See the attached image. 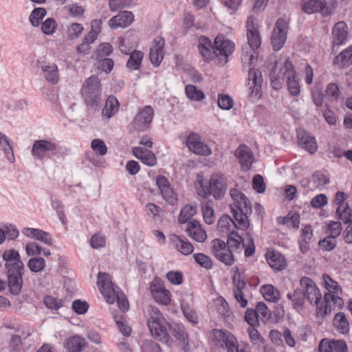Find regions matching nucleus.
Masks as SVG:
<instances>
[{
	"instance_id": "f257e3e1",
	"label": "nucleus",
	"mask_w": 352,
	"mask_h": 352,
	"mask_svg": "<svg viewBox=\"0 0 352 352\" xmlns=\"http://www.w3.org/2000/svg\"><path fill=\"white\" fill-rule=\"evenodd\" d=\"M230 207L234 219L228 214H224L220 217L217 223V230L222 236L235 232V229L246 230L250 226L248 215L252 212L250 199H235Z\"/></svg>"
},
{
	"instance_id": "f03ea898",
	"label": "nucleus",
	"mask_w": 352,
	"mask_h": 352,
	"mask_svg": "<svg viewBox=\"0 0 352 352\" xmlns=\"http://www.w3.org/2000/svg\"><path fill=\"white\" fill-rule=\"evenodd\" d=\"M97 285L106 301L113 304L116 300L122 312L129 309V302L124 294L112 282L111 276L104 272H99L97 276Z\"/></svg>"
},
{
	"instance_id": "7ed1b4c3",
	"label": "nucleus",
	"mask_w": 352,
	"mask_h": 352,
	"mask_svg": "<svg viewBox=\"0 0 352 352\" xmlns=\"http://www.w3.org/2000/svg\"><path fill=\"white\" fill-rule=\"evenodd\" d=\"M276 63L272 69L270 74L271 83L274 89H279L286 78L287 88L290 94L293 96H297L300 93V85L298 81L296 79V72L292 63L289 60L285 61L284 67L281 71L276 74Z\"/></svg>"
},
{
	"instance_id": "20e7f679",
	"label": "nucleus",
	"mask_w": 352,
	"mask_h": 352,
	"mask_svg": "<svg viewBox=\"0 0 352 352\" xmlns=\"http://www.w3.org/2000/svg\"><path fill=\"white\" fill-rule=\"evenodd\" d=\"M147 325L152 336L158 341L166 344L171 341L169 334L170 324L157 308L152 307L151 309Z\"/></svg>"
},
{
	"instance_id": "39448f33",
	"label": "nucleus",
	"mask_w": 352,
	"mask_h": 352,
	"mask_svg": "<svg viewBox=\"0 0 352 352\" xmlns=\"http://www.w3.org/2000/svg\"><path fill=\"white\" fill-rule=\"evenodd\" d=\"M301 287L303 289L305 298L311 305L316 307V315L324 317L331 312V307L327 302L324 304L322 294L316 283L308 277H302L300 280Z\"/></svg>"
},
{
	"instance_id": "423d86ee",
	"label": "nucleus",
	"mask_w": 352,
	"mask_h": 352,
	"mask_svg": "<svg viewBox=\"0 0 352 352\" xmlns=\"http://www.w3.org/2000/svg\"><path fill=\"white\" fill-rule=\"evenodd\" d=\"M209 340L214 346L226 349L227 352H250L248 345L239 349L236 338L227 330H211Z\"/></svg>"
},
{
	"instance_id": "0eeeda50",
	"label": "nucleus",
	"mask_w": 352,
	"mask_h": 352,
	"mask_svg": "<svg viewBox=\"0 0 352 352\" xmlns=\"http://www.w3.org/2000/svg\"><path fill=\"white\" fill-rule=\"evenodd\" d=\"M81 94L86 104L93 109L98 107L100 102L101 83L96 76H91L83 83Z\"/></svg>"
},
{
	"instance_id": "6e6552de",
	"label": "nucleus",
	"mask_w": 352,
	"mask_h": 352,
	"mask_svg": "<svg viewBox=\"0 0 352 352\" xmlns=\"http://www.w3.org/2000/svg\"><path fill=\"white\" fill-rule=\"evenodd\" d=\"M232 294L234 299L241 307L245 308L248 306V299L245 297L244 290L246 287V281L243 270L235 266L232 269Z\"/></svg>"
},
{
	"instance_id": "1a4fd4ad",
	"label": "nucleus",
	"mask_w": 352,
	"mask_h": 352,
	"mask_svg": "<svg viewBox=\"0 0 352 352\" xmlns=\"http://www.w3.org/2000/svg\"><path fill=\"white\" fill-rule=\"evenodd\" d=\"M199 185L197 190L198 194L203 197L211 195L214 198H219L223 197L226 192V184L221 174H214L210 177L209 187H204L202 184H199Z\"/></svg>"
},
{
	"instance_id": "9d476101",
	"label": "nucleus",
	"mask_w": 352,
	"mask_h": 352,
	"mask_svg": "<svg viewBox=\"0 0 352 352\" xmlns=\"http://www.w3.org/2000/svg\"><path fill=\"white\" fill-rule=\"evenodd\" d=\"M234 50V44L223 35H218L214 39V53L218 57L219 64L224 65L228 61V57Z\"/></svg>"
},
{
	"instance_id": "9b49d317",
	"label": "nucleus",
	"mask_w": 352,
	"mask_h": 352,
	"mask_svg": "<svg viewBox=\"0 0 352 352\" xmlns=\"http://www.w3.org/2000/svg\"><path fill=\"white\" fill-rule=\"evenodd\" d=\"M211 252L220 262L227 266H231L234 262L232 252L227 247L226 243L219 239L212 241Z\"/></svg>"
},
{
	"instance_id": "f8f14e48",
	"label": "nucleus",
	"mask_w": 352,
	"mask_h": 352,
	"mask_svg": "<svg viewBox=\"0 0 352 352\" xmlns=\"http://www.w3.org/2000/svg\"><path fill=\"white\" fill-rule=\"evenodd\" d=\"M151 295L155 301L162 305H168L171 301V294L164 287L160 278H155L150 286Z\"/></svg>"
},
{
	"instance_id": "ddd939ff",
	"label": "nucleus",
	"mask_w": 352,
	"mask_h": 352,
	"mask_svg": "<svg viewBox=\"0 0 352 352\" xmlns=\"http://www.w3.org/2000/svg\"><path fill=\"white\" fill-rule=\"evenodd\" d=\"M287 23L283 19H279L275 25L272 32L271 43L275 51L280 50L287 38Z\"/></svg>"
},
{
	"instance_id": "4468645a",
	"label": "nucleus",
	"mask_w": 352,
	"mask_h": 352,
	"mask_svg": "<svg viewBox=\"0 0 352 352\" xmlns=\"http://www.w3.org/2000/svg\"><path fill=\"white\" fill-rule=\"evenodd\" d=\"M164 40L161 36L155 37L151 43L149 58L151 63L155 67H158L164 58Z\"/></svg>"
},
{
	"instance_id": "2eb2a0df",
	"label": "nucleus",
	"mask_w": 352,
	"mask_h": 352,
	"mask_svg": "<svg viewBox=\"0 0 352 352\" xmlns=\"http://www.w3.org/2000/svg\"><path fill=\"white\" fill-rule=\"evenodd\" d=\"M186 145L190 151L199 155H209L211 153L210 148L201 141V137L192 133L186 139Z\"/></svg>"
},
{
	"instance_id": "dca6fc26",
	"label": "nucleus",
	"mask_w": 352,
	"mask_h": 352,
	"mask_svg": "<svg viewBox=\"0 0 352 352\" xmlns=\"http://www.w3.org/2000/svg\"><path fill=\"white\" fill-rule=\"evenodd\" d=\"M247 37L250 47L252 50L258 49L261 43V40L258 32V26L254 23L252 16L248 18L246 22Z\"/></svg>"
},
{
	"instance_id": "f3484780",
	"label": "nucleus",
	"mask_w": 352,
	"mask_h": 352,
	"mask_svg": "<svg viewBox=\"0 0 352 352\" xmlns=\"http://www.w3.org/2000/svg\"><path fill=\"white\" fill-rule=\"evenodd\" d=\"M169 241L173 247L183 255H189L194 250L192 244L183 236L170 234Z\"/></svg>"
},
{
	"instance_id": "a211bd4d",
	"label": "nucleus",
	"mask_w": 352,
	"mask_h": 352,
	"mask_svg": "<svg viewBox=\"0 0 352 352\" xmlns=\"http://www.w3.org/2000/svg\"><path fill=\"white\" fill-rule=\"evenodd\" d=\"M186 232L192 240L204 243L207 239V234L199 221L193 220L187 223Z\"/></svg>"
},
{
	"instance_id": "6ab92c4d",
	"label": "nucleus",
	"mask_w": 352,
	"mask_h": 352,
	"mask_svg": "<svg viewBox=\"0 0 352 352\" xmlns=\"http://www.w3.org/2000/svg\"><path fill=\"white\" fill-rule=\"evenodd\" d=\"M23 269H10L8 270V283L10 292L17 295L21 292L23 285L22 272Z\"/></svg>"
},
{
	"instance_id": "aec40b11",
	"label": "nucleus",
	"mask_w": 352,
	"mask_h": 352,
	"mask_svg": "<svg viewBox=\"0 0 352 352\" xmlns=\"http://www.w3.org/2000/svg\"><path fill=\"white\" fill-rule=\"evenodd\" d=\"M262 82L261 72L255 69H250L248 74V86L250 89V96L261 97Z\"/></svg>"
},
{
	"instance_id": "412c9836",
	"label": "nucleus",
	"mask_w": 352,
	"mask_h": 352,
	"mask_svg": "<svg viewBox=\"0 0 352 352\" xmlns=\"http://www.w3.org/2000/svg\"><path fill=\"white\" fill-rule=\"evenodd\" d=\"M234 154L239 160L241 168L245 171L250 170L254 160V155L250 148L241 144L235 151Z\"/></svg>"
},
{
	"instance_id": "4be33fe9",
	"label": "nucleus",
	"mask_w": 352,
	"mask_h": 352,
	"mask_svg": "<svg viewBox=\"0 0 352 352\" xmlns=\"http://www.w3.org/2000/svg\"><path fill=\"white\" fill-rule=\"evenodd\" d=\"M302 10L307 14L320 12L322 16H327L331 12V9L327 7L324 0H303Z\"/></svg>"
},
{
	"instance_id": "5701e85b",
	"label": "nucleus",
	"mask_w": 352,
	"mask_h": 352,
	"mask_svg": "<svg viewBox=\"0 0 352 352\" xmlns=\"http://www.w3.org/2000/svg\"><path fill=\"white\" fill-rule=\"evenodd\" d=\"M153 110L151 106H146L138 112L134 118V125L138 130L146 129L152 122Z\"/></svg>"
},
{
	"instance_id": "b1692460",
	"label": "nucleus",
	"mask_w": 352,
	"mask_h": 352,
	"mask_svg": "<svg viewBox=\"0 0 352 352\" xmlns=\"http://www.w3.org/2000/svg\"><path fill=\"white\" fill-rule=\"evenodd\" d=\"M266 259L269 265L276 271H281L287 265L285 256L274 250H267Z\"/></svg>"
},
{
	"instance_id": "393cba45",
	"label": "nucleus",
	"mask_w": 352,
	"mask_h": 352,
	"mask_svg": "<svg viewBox=\"0 0 352 352\" xmlns=\"http://www.w3.org/2000/svg\"><path fill=\"white\" fill-rule=\"evenodd\" d=\"M319 352H346V343L342 340L322 339L318 346Z\"/></svg>"
},
{
	"instance_id": "a878e982",
	"label": "nucleus",
	"mask_w": 352,
	"mask_h": 352,
	"mask_svg": "<svg viewBox=\"0 0 352 352\" xmlns=\"http://www.w3.org/2000/svg\"><path fill=\"white\" fill-rule=\"evenodd\" d=\"M22 233L27 237L40 241L46 245H52L53 244V239L51 234L42 230L32 228H25L22 230Z\"/></svg>"
},
{
	"instance_id": "bb28decb",
	"label": "nucleus",
	"mask_w": 352,
	"mask_h": 352,
	"mask_svg": "<svg viewBox=\"0 0 352 352\" xmlns=\"http://www.w3.org/2000/svg\"><path fill=\"white\" fill-rule=\"evenodd\" d=\"M298 141L299 145L310 153H314L317 150V143L314 137L309 136L303 129L297 131Z\"/></svg>"
},
{
	"instance_id": "cd10ccee",
	"label": "nucleus",
	"mask_w": 352,
	"mask_h": 352,
	"mask_svg": "<svg viewBox=\"0 0 352 352\" xmlns=\"http://www.w3.org/2000/svg\"><path fill=\"white\" fill-rule=\"evenodd\" d=\"M133 18L131 12L122 11L109 20V25L111 28H126L133 22Z\"/></svg>"
},
{
	"instance_id": "c85d7f7f",
	"label": "nucleus",
	"mask_w": 352,
	"mask_h": 352,
	"mask_svg": "<svg viewBox=\"0 0 352 352\" xmlns=\"http://www.w3.org/2000/svg\"><path fill=\"white\" fill-rule=\"evenodd\" d=\"M3 258L6 261L7 270H10L11 268L13 270L24 269V265L20 259L19 252L14 250L5 251L3 254Z\"/></svg>"
},
{
	"instance_id": "c756f323",
	"label": "nucleus",
	"mask_w": 352,
	"mask_h": 352,
	"mask_svg": "<svg viewBox=\"0 0 352 352\" xmlns=\"http://www.w3.org/2000/svg\"><path fill=\"white\" fill-rule=\"evenodd\" d=\"M132 151L135 157L140 160L144 164L151 166L156 164V157L151 151L142 147H134Z\"/></svg>"
},
{
	"instance_id": "7c9ffc66",
	"label": "nucleus",
	"mask_w": 352,
	"mask_h": 352,
	"mask_svg": "<svg viewBox=\"0 0 352 352\" xmlns=\"http://www.w3.org/2000/svg\"><path fill=\"white\" fill-rule=\"evenodd\" d=\"M87 342L85 338L75 335L68 338L65 342V347L69 352H81Z\"/></svg>"
},
{
	"instance_id": "2f4dec72",
	"label": "nucleus",
	"mask_w": 352,
	"mask_h": 352,
	"mask_svg": "<svg viewBox=\"0 0 352 352\" xmlns=\"http://www.w3.org/2000/svg\"><path fill=\"white\" fill-rule=\"evenodd\" d=\"M334 329L341 334H347L349 332V322L343 312L337 313L333 319Z\"/></svg>"
},
{
	"instance_id": "473e14b6",
	"label": "nucleus",
	"mask_w": 352,
	"mask_h": 352,
	"mask_svg": "<svg viewBox=\"0 0 352 352\" xmlns=\"http://www.w3.org/2000/svg\"><path fill=\"white\" fill-rule=\"evenodd\" d=\"M333 37V43L335 45H341L346 40L348 35L347 26L343 21L337 23L332 31Z\"/></svg>"
},
{
	"instance_id": "72a5a7b5",
	"label": "nucleus",
	"mask_w": 352,
	"mask_h": 352,
	"mask_svg": "<svg viewBox=\"0 0 352 352\" xmlns=\"http://www.w3.org/2000/svg\"><path fill=\"white\" fill-rule=\"evenodd\" d=\"M199 50L200 54L206 60H210L213 58L214 46H212L210 40L206 36H201L199 39Z\"/></svg>"
},
{
	"instance_id": "f704fd0d",
	"label": "nucleus",
	"mask_w": 352,
	"mask_h": 352,
	"mask_svg": "<svg viewBox=\"0 0 352 352\" xmlns=\"http://www.w3.org/2000/svg\"><path fill=\"white\" fill-rule=\"evenodd\" d=\"M55 148V144L48 141L38 140L34 142L32 146V153L34 157L37 158H42L46 151L54 150Z\"/></svg>"
},
{
	"instance_id": "c9c22d12",
	"label": "nucleus",
	"mask_w": 352,
	"mask_h": 352,
	"mask_svg": "<svg viewBox=\"0 0 352 352\" xmlns=\"http://www.w3.org/2000/svg\"><path fill=\"white\" fill-rule=\"evenodd\" d=\"M278 225L285 226L287 228L298 229L300 223V215L297 212H289L285 217L276 219Z\"/></svg>"
},
{
	"instance_id": "e433bc0d",
	"label": "nucleus",
	"mask_w": 352,
	"mask_h": 352,
	"mask_svg": "<svg viewBox=\"0 0 352 352\" xmlns=\"http://www.w3.org/2000/svg\"><path fill=\"white\" fill-rule=\"evenodd\" d=\"M313 237V230L311 226H305L300 230V236L299 239L300 250L302 253L307 252L309 250V243Z\"/></svg>"
},
{
	"instance_id": "4c0bfd02",
	"label": "nucleus",
	"mask_w": 352,
	"mask_h": 352,
	"mask_svg": "<svg viewBox=\"0 0 352 352\" xmlns=\"http://www.w3.org/2000/svg\"><path fill=\"white\" fill-rule=\"evenodd\" d=\"M338 202V208L336 210V214L338 218L342 220L344 223H346L351 221L352 211L349 207V204L346 202V199H336Z\"/></svg>"
},
{
	"instance_id": "58836bf2",
	"label": "nucleus",
	"mask_w": 352,
	"mask_h": 352,
	"mask_svg": "<svg viewBox=\"0 0 352 352\" xmlns=\"http://www.w3.org/2000/svg\"><path fill=\"white\" fill-rule=\"evenodd\" d=\"M333 64L340 68L352 65V46L343 50L336 56Z\"/></svg>"
},
{
	"instance_id": "ea45409f",
	"label": "nucleus",
	"mask_w": 352,
	"mask_h": 352,
	"mask_svg": "<svg viewBox=\"0 0 352 352\" xmlns=\"http://www.w3.org/2000/svg\"><path fill=\"white\" fill-rule=\"evenodd\" d=\"M261 293L267 301L277 302L280 298L279 291L272 285H265L261 287Z\"/></svg>"
},
{
	"instance_id": "a19ab883",
	"label": "nucleus",
	"mask_w": 352,
	"mask_h": 352,
	"mask_svg": "<svg viewBox=\"0 0 352 352\" xmlns=\"http://www.w3.org/2000/svg\"><path fill=\"white\" fill-rule=\"evenodd\" d=\"M156 183L163 198H172L174 195H176L164 176H158L156 179Z\"/></svg>"
},
{
	"instance_id": "79ce46f5",
	"label": "nucleus",
	"mask_w": 352,
	"mask_h": 352,
	"mask_svg": "<svg viewBox=\"0 0 352 352\" xmlns=\"http://www.w3.org/2000/svg\"><path fill=\"white\" fill-rule=\"evenodd\" d=\"M119 103L113 96H110L106 100L105 106L102 109V115L107 118H111L118 110Z\"/></svg>"
},
{
	"instance_id": "37998d69",
	"label": "nucleus",
	"mask_w": 352,
	"mask_h": 352,
	"mask_svg": "<svg viewBox=\"0 0 352 352\" xmlns=\"http://www.w3.org/2000/svg\"><path fill=\"white\" fill-rule=\"evenodd\" d=\"M169 331L184 346L188 344V335L184 325L177 324L173 328L170 327Z\"/></svg>"
},
{
	"instance_id": "c03bdc74",
	"label": "nucleus",
	"mask_w": 352,
	"mask_h": 352,
	"mask_svg": "<svg viewBox=\"0 0 352 352\" xmlns=\"http://www.w3.org/2000/svg\"><path fill=\"white\" fill-rule=\"evenodd\" d=\"M287 297L291 300L292 307L295 309H301L305 302V294L303 291L297 289L293 293H288Z\"/></svg>"
},
{
	"instance_id": "a18cd8bd",
	"label": "nucleus",
	"mask_w": 352,
	"mask_h": 352,
	"mask_svg": "<svg viewBox=\"0 0 352 352\" xmlns=\"http://www.w3.org/2000/svg\"><path fill=\"white\" fill-rule=\"evenodd\" d=\"M181 309L185 318L191 323L197 324L199 322V318L196 311L192 306L184 301L181 302Z\"/></svg>"
},
{
	"instance_id": "49530a36",
	"label": "nucleus",
	"mask_w": 352,
	"mask_h": 352,
	"mask_svg": "<svg viewBox=\"0 0 352 352\" xmlns=\"http://www.w3.org/2000/svg\"><path fill=\"white\" fill-rule=\"evenodd\" d=\"M324 287L330 294H338L342 293V287L338 282L334 280L329 275L324 274L322 276Z\"/></svg>"
},
{
	"instance_id": "de8ad7c7",
	"label": "nucleus",
	"mask_w": 352,
	"mask_h": 352,
	"mask_svg": "<svg viewBox=\"0 0 352 352\" xmlns=\"http://www.w3.org/2000/svg\"><path fill=\"white\" fill-rule=\"evenodd\" d=\"M197 213V206L192 205H186L181 210L178 217L179 223H186L188 221Z\"/></svg>"
},
{
	"instance_id": "09e8293b",
	"label": "nucleus",
	"mask_w": 352,
	"mask_h": 352,
	"mask_svg": "<svg viewBox=\"0 0 352 352\" xmlns=\"http://www.w3.org/2000/svg\"><path fill=\"white\" fill-rule=\"evenodd\" d=\"M46 266L44 258L40 256L31 258L28 262V267L31 272L38 273L42 272Z\"/></svg>"
},
{
	"instance_id": "8fccbe9b",
	"label": "nucleus",
	"mask_w": 352,
	"mask_h": 352,
	"mask_svg": "<svg viewBox=\"0 0 352 352\" xmlns=\"http://www.w3.org/2000/svg\"><path fill=\"white\" fill-rule=\"evenodd\" d=\"M228 236L226 243L227 247L230 250V248L241 250L243 243H244L242 237L236 232L229 234Z\"/></svg>"
},
{
	"instance_id": "3c124183",
	"label": "nucleus",
	"mask_w": 352,
	"mask_h": 352,
	"mask_svg": "<svg viewBox=\"0 0 352 352\" xmlns=\"http://www.w3.org/2000/svg\"><path fill=\"white\" fill-rule=\"evenodd\" d=\"M143 58V53L140 51H133L130 54L127 61V67L132 69H137L141 65Z\"/></svg>"
},
{
	"instance_id": "603ef678",
	"label": "nucleus",
	"mask_w": 352,
	"mask_h": 352,
	"mask_svg": "<svg viewBox=\"0 0 352 352\" xmlns=\"http://www.w3.org/2000/svg\"><path fill=\"white\" fill-rule=\"evenodd\" d=\"M46 79L52 83H56L58 80V68L54 64L43 67Z\"/></svg>"
},
{
	"instance_id": "864d4df0",
	"label": "nucleus",
	"mask_w": 352,
	"mask_h": 352,
	"mask_svg": "<svg viewBox=\"0 0 352 352\" xmlns=\"http://www.w3.org/2000/svg\"><path fill=\"white\" fill-rule=\"evenodd\" d=\"M326 96L332 102L337 101L340 96L338 85L336 83H330L325 90Z\"/></svg>"
},
{
	"instance_id": "5fc2aeb1",
	"label": "nucleus",
	"mask_w": 352,
	"mask_h": 352,
	"mask_svg": "<svg viewBox=\"0 0 352 352\" xmlns=\"http://www.w3.org/2000/svg\"><path fill=\"white\" fill-rule=\"evenodd\" d=\"M45 14L46 10L44 8H35L30 16V21L32 25L34 27L38 26L40 21L43 19Z\"/></svg>"
},
{
	"instance_id": "6e6d98bb",
	"label": "nucleus",
	"mask_w": 352,
	"mask_h": 352,
	"mask_svg": "<svg viewBox=\"0 0 352 352\" xmlns=\"http://www.w3.org/2000/svg\"><path fill=\"white\" fill-rule=\"evenodd\" d=\"M187 96L194 100H201L204 98V94L201 90L192 85H188L185 88Z\"/></svg>"
},
{
	"instance_id": "4d7b16f0",
	"label": "nucleus",
	"mask_w": 352,
	"mask_h": 352,
	"mask_svg": "<svg viewBox=\"0 0 352 352\" xmlns=\"http://www.w3.org/2000/svg\"><path fill=\"white\" fill-rule=\"evenodd\" d=\"M342 225L338 221H331L327 226L328 236L336 239L341 233Z\"/></svg>"
},
{
	"instance_id": "13d9d810",
	"label": "nucleus",
	"mask_w": 352,
	"mask_h": 352,
	"mask_svg": "<svg viewBox=\"0 0 352 352\" xmlns=\"http://www.w3.org/2000/svg\"><path fill=\"white\" fill-rule=\"evenodd\" d=\"M193 257L195 261L202 267L210 269L212 267V262L210 258L202 253L195 254Z\"/></svg>"
},
{
	"instance_id": "bf43d9fd",
	"label": "nucleus",
	"mask_w": 352,
	"mask_h": 352,
	"mask_svg": "<svg viewBox=\"0 0 352 352\" xmlns=\"http://www.w3.org/2000/svg\"><path fill=\"white\" fill-rule=\"evenodd\" d=\"M44 303L47 308L54 310L63 306V300L52 296H47L44 298Z\"/></svg>"
},
{
	"instance_id": "052dcab7",
	"label": "nucleus",
	"mask_w": 352,
	"mask_h": 352,
	"mask_svg": "<svg viewBox=\"0 0 352 352\" xmlns=\"http://www.w3.org/2000/svg\"><path fill=\"white\" fill-rule=\"evenodd\" d=\"M318 244L322 250L324 251H331L336 248V241L335 238L327 236L323 239L320 240Z\"/></svg>"
},
{
	"instance_id": "680f3d73",
	"label": "nucleus",
	"mask_w": 352,
	"mask_h": 352,
	"mask_svg": "<svg viewBox=\"0 0 352 352\" xmlns=\"http://www.w3.org/2000/svg\"><path fill=\"white\" fill-rule=\"evenodd\" d=\"M0 145L3 147L5 152L7 153L8 160L10 162H13L14 160V157L12 151V148L10 146L9 142L7 140V138L0 133Z\"/></svg>"
},
{
	"instance_id": "e2e57ef3",
	"label": "nucleus",
	"mask_w": 352,
	"mask_h": 352,
	"mask_svg": "<svg viewBox=\"0 0 352 352\" xmlns=\"http://www.w3.org/2000/svg\"><path fill=\"white\" fill-rule=\"evenodd\" d=\"M243 248H244V254L246 257L252 256L255 252V246L254 239L250 234H247V241L243 243Z\"/></svg>"
},
{
	"instance_id": "0e129e2a",
	"label": "nucleus",
	"mask_w": 352,
	"mask_h": 352,
	"mask_svg": "<svg viewBox=\"0 0 352 352\" xmlns=\"http://www.w3.org/2000/svg\"><path fill=\"white\" fill-rule=\"evenodd\" d=\"M202 214L204 220L207 224L211 225L214 222L215 216L214 214V210L208 204L203 206Z\"/></svg>"
},
{
	"instance_id": "69168bd1",
	"label": "nucleus",
	"mask_w": 352,
	"mask_h": 352,
	"mask_svg": "<svg viewBox=\"0 0 352 352\" xmlns=\"http://www.w3.org/2000/svg\"><path fill=\"white\" fill-rule=\"evenodd\" d=\"M106 238L100 233L94 234L90 239V245L93 248L98 249L104 247Z\"/></svg>"
},
{
	"instance_id": "338daca9",
	"label": "nucleus",
	"mask_w": 352,
	"mask_h": 352,
	"mask_svg": "<svg viewBox=\"0 0 352 352\" xmlns=\"http://www.w3.org/2000/svg\"><path fill=\"white\" fill-rule=\"evenodd\" d=\"M91 148L98 154L104 155L107 152V148L104 142L100 139H94L91 143Z\"/></svg>"
},
{
	"instance_id": "774afa93",
	"label": "nucleus",
	"mask_w": 352,
	"mask_h": 352,
	"mask_svg": "<svg viewBox=\"0 0 352 352\" xmlns=\"http://www.w3.org/2000/svg\"><path fill=\"white\" fill-rule=\"evenodd\" d=\"M245 320L251 327H256L258 324L256 311L253 309H248L246 310L245 314Z\"/></svg>"
}]
</instances>
